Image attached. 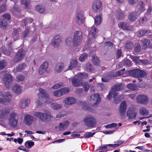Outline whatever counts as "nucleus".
I'll return each mask as SVG.
<instances>
[{
  "instance_id": "19",
  "label": "nucleus",
  "mask_w": 152,
  "mask_h": 152,
  "mask_svg": "<svg viewBox=\"0 0 152 152\" xmlns=\"http://www.w3.org/2000/svg\"><path fill=\"white\" fill-rule=\"evenodd\" d=\"M48 66V64L47 62H44L39 67V74L42 75L47 70Z\"/></svg>"
},
{
  "instance_id": "30",
  "label": "nucleus",
  "mask_w": 152,
  "mask_h": 152,
  "mask_svg": "<svg viewBox=\"0 0 152 152\" xmlns=\"http://www.w3.org/2000/svg\"><path fill=\"white\" fill-rule=\"evenodd\" d=\"M21 3L26 9H28L31 3L30 0H20Z\"/></svg>"
},
{
  "instance_id": "6",
  "label": "nucleus",
  "mask_w": 152,
  "mask_h": 152,
  "mask_svg": "<svg viewBox=\"0 0 152 152\" xmlns=\"http://www.w3.org/2000/svg\"><path fill=\"white\" fill-rule=\"evenodd\" d=\"M129 73L132 76L137 78H145L147 75L145 72L139 69L131 70Z\"/></svg>"
},
{
  "instance_id": "37",
  "label": "nucleus",
  "mask_w": 152,
  "mask_h": 152,
  "mask_svg": "<svg viewBox=\"0 0 152 152\" xmlns=\"http://www.w3.org/2000/svg\"><path fill=\"white\" fill-rule=\"evenodd\" d=\"M102 18L101 16L98 15L95 17L94 19V23L96 25H99L102 21Z\"/></svg>"
},
{
  "instance_id": "53",
  "label": "nucleus",
  "mask_w": 152,
  "mask_h": 152,
  "mask_svg": "<svg viewBox=\"0 0 152 152\" xmlns=\"http://www.w3.org/2000/svg\"><path fill=\"white\" fill-rule=\"evenodd\" d=\"M33 21V19L31 18L24 19L22 20V21L24 22L25 25H26L28 23H30Z\"/></svg>"
},
{
  "instance_id": "61",
  "label": "nucleus",
  "mask_w": 152,
  "mask_h": 152,
  "mask_svg": "<svg viewBox=\"0 0 152 152\" xmlns=\"http://www.w3.org/2000/svg\"><path fill=\"white\" fill-rule=\"evenodd\" d=\"M117 126V124L115 123H112L106 125L105 127L106 128H111L113 127H115Z\"/></svg>"
},
{
  "instance_id": "11",
  "label": "nucleus",
  "mask_w": 152,
  "mask_h": 152,
  "mask_svg": "<svg viewBox=\"0 0 152 152\" xmlns=\"http://www.w3.org/2000/svg\"><path fill=\"white\" fill-rule=\"evenodd\" d=\"M101 7V3L100 1L98 0L95 1L93 3L92 9L93 11L96 12H99Z\"/></svg>"
},
{
  "instance_id": "60",
  "label": "nucleus",
  "mask_w": 152,
  "mask_h": 152,
  "mask_svg": "<svg viewBox=\"0 0 152 152\" xmlns=\"http://www.w3.org/2000/svg\"><path fill=\"white\" fill-rule=\"evenodd\" d=\"M5 49L6 48L5 47H3L1 49V50L5 54H6L7 55H10L11 53L10 51L7 50L5 51Z\"/></svg>"
},
{
  "instance_id": "3",
  "label": "nucleus",
  "mask_w": 152,
  "mask_h": 152,
  "mask_svg": "<svg viewBox=\"0 0 152 152\" xmlns=\"http://www.w3.org/2000/svg\"><path fill=\"white\" fill-rule=\"evenodd\" d=\"M0 74L3 76V80L5 86L7 88H10L12 82V76L10 74L5 73L4 71L1 72Z\"/></svg>"
},
{
  "instance_id": "36",
  "label": "nucleus",
  "mask_w": 152,
  "mask_h": 152,
  "mask_svg": "<svg viewBox=\"0 0 152 152\" xmlns=\"http://www.w3.org/2000/svg\"><path fill=\"white\" fill-rule=\"evenodd\" d=\"M127 88L131 90L134 91L137 88V86L132 83L128 84L126 86Z\"/></svg>"
},
{
  "instance_id": "23",
  "label": "nucleus",
  "mask_w": 152,
  "mask_h": 152,
  "mask_svg": "<svg viewBox=\"0 0 152 152\" xmlns=\"http://www.w3.org/2000/svg\"><path fill=\"white\" fill-rule=\"evenodd\" d=\"M64 66V64L63 63H59L56 65L54 70L57 73H60L63 70Z\"/></svg>"
},
{
  "instance_id": "20",
  "label": "nucleus",
  "mask_w": 152,
  "mask_h": 152,
  "mask_svg": "<svg viewBox=\"0 0 152 152\" xmlns=\"http://www.w3.org/2000/svg\"><path fill=\"white\" fill-rule=\"evenodd\" d=\"M127 115L129 119H132L135 118L137 116V113L135 110L132 109L130 108L127 111Z\"/></svg>"
},
{
  "instance_id": "58",
  "label": "nucleus",
  "mask_w": 152,
  "mask_h": 152,
  "mask_svg": "<svg viewBox=\"0 0 152 152\" xmlns=\"http://www.w3.org/2000/svg\"><path fill=\"white\" fill-rule=\"evenodd\" d=\"M10 102V99H4L2 98H0V103L3 104L7 103Z\"/></svg>"
},
{
  "instance_id": "9",
  "label": "nucleus",
  "mask_w": 152,
  "mask_h": 152,
  "mask_svg": "<svg viewBox=\"0 0 152 152\" xmlns=\"http://www.w3.org/2000/svg\"><path fill=\"white\" fill-rule=\"evenodd\" d=\"M90 101L92 106L98 104L101 101L99 95L96 94L91 96Z\"/></svg>"
},
{
  "instance_id": "27",
  "label": "nucleus",
  "mask_w": 152,
  "mask_h": 152,
  "mask_svg": "<svg viewBox=\"0 0 152 152\" xmlns=\"http://www.w3.org/2000/svg\"><path fill=\"white\" fill-rule=\"evenodd\" d=\"M78 65L77 60L75 59L72 60L68 66L67 70H72V69L76 67Z\"/></svg>"
},
{
  "instance_id": "46",
  "label": "nucleus",
  "mask_w": 152,
  "mask_h": 152,
  "mask_svg": "<svg viewBox=\"0 0 152 152\" xmlns=\"http://www.w3.org/2000/svg\"><path fill=\"white\" fill-rule=\"evenodd\" d=\"M25 79V77L21 75H18L16 77V81L18 82L23 81Z\"/></svg>"
},
{
  "instance_id": "34",
  "label": "nucleus",
  "mask_w": 152,
  "mask_h": 152,
  "mask_svg": "<svg viewBox=\"0 0 152 152\" xmlns=\"http://www.w3.org/2000/svg\"><path fill=\"white\" fill-rule=\"evenodd\" d=\"M0 96H1L8 97L7 99H10V101H11L10 97L12 96L11 93L9 92H0Z\"/></svg>"
},
{
  "instance_id": "12",
  "label": "nucleus",
  "mask_w": 152,
  "mask_h": 152,
  "mask_svg": "<svg viewBox=\"0 0 152 152\" xmlns=\"http://www.w3.org/2000/svg\"><path fill=\"white\" fill-rule=\"evenodd\" d=\"M24 52L22 50H19L13 58V61L14 62L16 63L22 60L24 57Z\"/></svg>"
},
{
  "instance_id": "5",
  "label": "nucleus",
  "mask_w": 152,
  "mask_h": 152,
  "mask_svg": "<svg viewBox=\"0 0 152 152\" xmlns=\"http://www.w3.org/2000/svg\"><path fill=\"white\" fill-rule=\"evenodd\" d=\"M39 93L42 94V97L39 98V101L41 103H46L49 104L53 100L49 98V94L46 93L45 90L42 88L39 89Z\"/></svg>"
},
{
  "instance_id": "38",
  "label": "nucleus",
  "mask_w": 152,
  "mask_h": 152,
  "mask_svg": "<svg viewBox=\"0 0 152 152\" xmlns=\"http://www.w3.org/2000/svg\"><path fill=\"white\" fill-rule=\"evenodd\" d=\"M144 5L143 2L142 1H140L137 6V8L140 11H144L145 9Z\"/></svg>"
},
{
  "instance_id": "29",
  "label": "nucleus",
  "mask_w": 152,
  "mask_h": 152,
  "mask_svg": "<svg viewBox=\"0 0 152 152\" xmlns=\"http://www.w3.org/2000/svg\"><path fill=\"white\" fill-rule=\"evenodd\" d=\"M89 29V34L91 35L93 38H95V34L97 30L96 28L94 26H92Z\"/></svg>"
},
{
  "instance_id": "49",
  "label": "nucleus",
  "mask_w": 152,
  "mask_h": 152,
  "mask_svg": "<svg viewBox=\"0 0 152 152\" xmlns=\"http://www.w3.org/2000/svg\"><path fill=\"white\" fill-rule=\"evenodd\" d=\"M150 31L148 30H142L140 31V36H143L145 34L150 33Z\"/></svg>"
},
{
  "instance_id": "40",
  "label": "nucleus",
  "mask_w": 152,
  "mask_h": 152,
  "mask_svg": "<svg viewBox=\"0 0 152 152\" xmlns=\"http://www.w3.org/2000/svg\"><path fill=\"white\" fill-rule=\"evenodd\" d=\"M85 67L86 70L89 72L92 71L94 69L91 64L89 63L86 64Z\"/></svg>"
},
{
  "instance_id": "52",
  "label": "nucleus",
  "mask_w": 152,
  "mask_h": 152,
  "mask_svg": "<svg viewBox=\"0 0 152 152\" xmlns=\"http://www.w3.org/2000/svg\"><path fill=\"white\" fill-rule=\"evenodd\" d=\"M118 26L119 27L124 30H126L127 28V24L124 22L121 23L119 24H118Z\"/></svg>"
},
{
  "instance_id": "45",
  "label": "nucleus",
  "mask_w": 152,
  "mask_h": 152,
  "mask_svg": "<svg viewBox=\"0 0 152 152\" xmlns=\"http://www.w3.org/2000/svg\"><path fill=\"white\" fill-rule=\"evenodd\" d=\"M72 39L71 37H68L66 39V45L68 46H70L72 43Z\"/></svg>"
},
{
  "instance_id": "28",
  "label": "nucleus",
  "mask_w": 152,
  "mask_h": 152,
  "mask_svg": "<svg viewBox=\"0 0 152 152\" xmlns=\"http://www.w3.org/2000/svg\"><path fill=\"white\" fill-rule=\"evenodd\" d=\"M142 46V49H145L150 44V41L147 39H144L141 41Z\"/></svg>"
},
{
  "instance_id": "21",
  "label": "nucleus",
  "mask_w": 152,
  "mask_h": 152,
  "mask_svg": "<svg viewBox=\"0 0 152 152\" xmlns=\"http://www.w3.org/2000/svg\"><path fill=\"white\" fill-rule=\"evenodd\" d=\"M141 12H134L131 13L129 15V18L130 20L134 21H135L140 15Z\"/></svg>"
},
{
  "instance_id": "22",
  "label": "nucleus",
  "mask_w": 152,
  "mask_h": 152,
  "mask_svg": "<svg viewBox=\"0 0 152 152\" xmlns=\"http://www.w3.org/2000/svg\"><path fill=\"white\" fill-rule=\"evenodd\" d=\"M69 124V122L67 120L63 122L60 123L58 127L59 130L60 131L64 130L67 128Z\"/></svg>"
},
{
  "instance_id": "64",
  "label": "nucleus",
  "mask_w": 152,
  "mask_h": 152,
  "mask_svg": "<svg viewBox=\"0 0 152 152\" xmlns=\"http://www.w3.org/2000/svg\"><path fill=\"white\" fill-rule=\"evenodd\" d=\"M2 17L4 19L9 20L10 18V15L9 14H6L3 15Z\"/></svg>"
},
{
  "instance_id": "14",
  "label": "nucleus",
  "mask_w": 152,
  "mask_h": 152,
  "mask_svg": "<svg viewBox=\"0 0 152 152\" xmlns=\"http://www.w3.org/2000/svg\"><path fill=\"white\" fill-rule=\"evenodd\" d=\"M76 102L75 99L72 97H69L66 98L64 100L63 103L64 104V106L66 105H72L76 103Z\"/></svg>"
},
{
  "instance_id": "55",
  "label": "nucleus",
  "mask_w": 152,
  "mask_h": 152,
  "mask_svg": "<svg viewBox=\"0 0 152 152\" xmlns=\"http://www.w3.org/2000/svg\"><path fill=\"white\" fill-rule=\"evenodd\" d=\"M134 50L137 52H140L141 50L140 45L139 44H137L134 46Z\"/></svg>"
},
{
  "instance_id": "4",
  "label": "nucleus",
  "mask_w": 152,
  "mask_h": 152,
  "mask_svg": "<svg viewBox=\"0 0 152 152\" xmlns=\"http://www.w3.org/2000/svg\"><path fill=\"white\" fill-rule=\"evenodd\" d=\"M33 115L34 116L37 117L44 122L49 121L51 117L50 114L48 111H46L43 113L40 112H36L34 113Z\"/></svg>"
},
{
  "instance_id": "26",
  "label": "nucleus",
  "mask_w": 152,
  "mask_h": 152,
  "mask_svg": "<svg viewBox=\"0 0 152 152\" xmlns=\"http://www.w3.org/2000/svg\"><path fill=\"white\" fill-rule=\"evenodd\" d=\"M12 90L14 92L17 94H20L21 92V88L19 85L15 84L12 87Z\"/></svg>"
},
{
  "instance_id": "2",
  "label": "nucleus",
  "mask_w": 152,
  "mask_h": 152,
  "mask_svg": "<svg viewBox=\"0 0 152 152\" xmlns=\"http://www.w3.org/2000/svg\"><path fill=\"white\" fill-rule=\"evenodd\" d=\"M83 122L85 126L90 128L95 127L96 124V119L92 115H89L84 118Z\"/></svg>"
},
{
  "instance_id": "17",
  "label": "nucleus",
  "mask_w": 152,
  "mask_h": 152,
  "mask_svg": "<svg viewBox=\"0 0 152 152\" xmlns=\"http://www.w3.org/2000/svg\"><path fill=\"white\" fill-rule=\"evenodd\" d=\"M30 102V100L29 98L24 99L21 100L19 104L20 108H25L27 107Z\"/></svg>"
},
{
  "instance_id": "31",
  "label": "nucleus",
  "mask_w": 152,
  "mask_h": 152,
  "mask_svg": "<svg viewBox=\"0 0 152 152\" xmlns=\"http://www.w3.org/2000/svg\"><path fill=\"white\" fill-rule=\"evenodd\" d=\"M123 88V86L121 84H116L113 86L111 90L114 92L115 91L120 90Z\"/></svg>"
},
{
  "instance_id": "8",
  "label": "nucleus",
  "mask_w": 152,
  "mask_h": 152,
  "mask_svg": "<svg viewBox=\"0 0 152 152\" xmlns=\"http://www.w3.org/2000/svg\"><path fill=\"white\" fill-rule=\"evenodd\" d=\"M19 117L15 113H12L9 118V124L12 127L15 128L17 126L18 123Z\"/></svg>"
},
{
  "instance_id": "32",
  "label": "nucleus",
  "mask_w": 152,
  "mask_h": 152,
  "mask_svg": "<svg viewBox=\"0 0 152 152\" xmlns=\"http://www.w3.org/2000/svg\"><path fill=\"white\" fill-rule=\"evenodd\" d=\"M62 106L61 104H59L56 103H53L51 104V107L52 109L57 110L61 108Z\"/></svg>"
},
{
  "instance_id": "33",
  "label": "nucleus",
  "mask_w": 152,
  "mask_h": 152,
  "mask_svg": "<svg viewBox=\"0 0 152 152\" xmlns=\"http://www.w3.org/2000/svg\"><path fill=\"white\" fill-rule=\"evenodd\" d=\"M92 61L94 65L96 66L99 65V61L96 56H92Z\"/></svg>"
},
{
  "instance_id": "63",
  "label": "nucleus",
  "mask_w": 152,
  "mask_h": 152,
  "mask_svg": "<svg viewBox=\"0 0 152 152\" xmlns=\"http://www.w3.org/2000/svg\"><path fill=\"white\" fill-rule=\"evenodd\" d=\"M140 62L145 65H148L150 64V61L147 59L140 60Z\"/></svg>"
},
{
  "instance_id": "25",
  "label": "nucleus",
  "mask_w": 152,
  "mask_h": 152,
  "mask_svg": "<svg viewBox=\"0 0 152 152\" xmlns=\"http://www.w3.org/2000/svg\"><path fill=\"white\" fill-rule=\"evenodd\" d=\"M11 11L13 15L17 16L20 14V10L18 5H15L11 10Z\"/></svg>"
},
{
  "instance_id": "57",
  "label": "nucleus",
  "mask_w": 152,
  "mask_h": 152,
  "mask_svg": "<svg viewBox=\"0 0 152 152\" xmlns=\"http://www.w3.org/2000/svg\"><path fill=\"white\" fill-rule=\"evenodd\" d=\"M87 56L86 53H83L79 58V60L80 61H82L87 58Z\"/></svg>"
},
{
  "instance_id": "51",
  "label": "nucleus",
  "mask_w": 152,
  "mask_h": 152,
  "mask_svg": "<svg viewBox=\"0 0 152 152\" xmlns=\"http://www.w3.org/2000/svg\"><path fill=\"white\" fill-rule=\"evenodd\" d=\"M26 66L25 64H20L18 66L16 69V71L17 72H19L22 70L24 69Z\"/></svg>"
},
{
  "instance_id": "13",
  "label": "nucleus",
  "mask_w": 152,
  "mask_h": 152,
  "mask_svg": "<svg viewBox=\"0 0 152 152\" xmlns=\"http://www.w3.org/2000/svg\"><path fill=\"white\" fill-rule=\"evenodd\" d=\"M62 38L58 35H56L54 36V39L51 41V44L54 47H57L59 44L61 42Z\"/></svg>"
},
{
  "instance_id": "35",
  "label": "nucleus",
  "mask_w": 152,
  "mask_h": 152,
  "mask_svg": "<svg viewBox=\"0 0 152 152\" xmlns=\"http://www.w3.org/2000/svg\"><path fill=\"white\" fill-rule=\"evenodd\" d=\"M140 112L141 114L143 115H148L149 112L144 107H142L140 109Z\"/></svg>"
},
{
  "instance_id": "62",
  "label": "nucleus",
  "mask_w": 152,
  "mask_h": 152,
  "mask_svg": "<svg viewBox=\"0 0 152 152\" xmlns=\"http://www.w3.org/2000/svg\"><path fill=\"white\" fill-rule=\"evenodd\" d=\"M6 66V63L4 61H1L0 62V69H3Z\"/></svg>"
},
{
  "instance_id": "59",
  "label": "nucleus",
  "mask_w": 152,
  "mask_h": 152,
  "mask_svg": "<svg viewBox=\"0 0 152 152\" xmlns=\"http://www.w3.org/2000/svg\"><path fill=\"white\" fill-rule=\"evenodd\" d=\"M95 133H91V132H87L84 135L85 138H89L92 137Z\"/></svg>"
},
{
  "instance_id": "39",
  "label": "nucleus",
  "mask_w": 152,
  "mask_h": 152,
  "mask_svg": "<svg viewBox=\"0 0 152 152\" xmlns=\"http://www.w3.org/2000/svg\"><path fill=\"white\" fill-rule=\"evenodd\" d=\"M34 145V142L31 140L27 141L25 143V146L28 148H30Z\"/></svg>"
},
{
  "instance_id": "24",
  "label": "nucleus",
  "mask_w": 152,
  "mask_h": 152,
  "mask_svg": "<svg viewBox=\"0 0 152 152\" xmlns=\"http://www.w3.org/2000/svg\"><path fill=\"white\" fill-rule=\"evenodd\" d=\"M10 112V109L8 108L2 110L0 113V118H5L9 113Z\"/></svg>"
},
{
  "instance_id": "15",
  "label": "nucleus",
  "mask_w": 152,
  "mask_h": 152,
  "mask_svg": "<svg viewBox=\"0 0 152 152\" xmlns=\"http://www.w3.org/2000/svg\"><path fill=\"white\" fill-rule=\"evenodd\" d=\"M126 109V102L125 101L122 102L119 105V112L121 115H123L125 114Z\"/></svg>"
},
{
  "instance_id": "54",
  "label": "nucleus",
  "mask_w": 152,
  "mask_h": 152,
  "mask_svg": "<svg viewBox=\"0 0 152 152\" xmlns=\"http://www.w3.org/2000/svg\"><path fill=\"white\" fill-rule=\"evenodd\" d=\"M53 94L55 96L57 97H59L62 96L60 89L54 91Z\"/></svg>"
},
{
  "instance_id": "1",
  "label": "nucleus",
  "mask_w": 152,
  "mask_h": 152,
  "mask_svg": "<svg viewBox=\"0 0 152 152\" xmlns=\"http://www.w3.org/2000/svg\"><path fill=\"white\" fill-rule=\"evenodd\" d=\"M87 77L88 75L85 73H80L75 76L72 79L69 78V81L72 80V84L74 86L78 87L82 85V79Z\"/></svg>"
},
{
  "instance_id": "56",
  "label": "nucleus",
  "mask_w": 152,
  "mask_h": 152,
  "mask_svg": "<svg viewBox=\"0 0 152 152\" xmlns=\"http://www.w3.org/2000/svg\"><path fill=\"white\" fill-rule=\"evenodd\" d=\"M29 32L28 29H26L22 33V36L23 37H25L29 35Z\"/></svg>"
},
{
  "instance_id": "50",
  "label": "nucleus",
  "mask_w": 152,
  "mask_h": 152,
  "mask_svg": "<svg viewBox=\"0 0 152 152\" xmlns=\"http://www.w3.org/2000/svg\"><path fill=\"white\" fill-rule=\"evenodd\" d=\"M124 98V95H121L117 99H114V102L115 104H117L120 102Z\"/></svg>"
},
{
  "instance_id": "43",
  "label": "nucleus",
  "mask_w": 152,
  "mask_h": 152,
  "mask_svg": "<svg viewBox=\"0 0 152 152\" xmlns=\"http://www.w3.org/2000/svg\"><path fill=\"white\" fill-rule=\"evenodd\" d=\"M124 15L122 12L118 11L116 15V18L118 20L122 19L124 17Z\"/></svg>"
},
{
  "instance_id": "44",
  "label": "nucleus",
  "mask_w": 152,
  "mask_h": 152,
  "mask_svg": "<svg viewBox=\"0 0 152 152\" xmlns=\"http://www.w3.org/2000/svg\"><path fill=\"white\" fill-rule=\"evenodd\" d=\"M126 48L129 49H132L134 46L133 43L130 41H127L125 44Z\"/></svg>"
},
{
  "instance_id": "16",
  "label": "nucleus",
  "mask_w": 152,
  "mask_h": 152,
  "mask_svg": "<svg viewBox=\"0 0 152 152\" xmlns=\"http://www.w3.org/2000/svg\"><path fill=\"white\" fill-rule=\"evenodd\" d=\"M84 19L83 15V13L82 11H79L77 12L76 17V23L79 25L81 24Z\"/></svg>"
},
{
  "instance_id": "18",
  "label": "nucleus",
  "mask_w": 152,
  "mask_h": 152,
  "mask_svg": "<svg viewBox=\"0 0 152 152\" xmlns=\"http://www.w3.org/2000/svg\"><path fill=\"white\" fill-rule=\"evenodd\" d=\"M137 100L139 103L144 104H147L148 102L147 97L145 95H139L137 96Z\"/></svg>"
},
{
  "instance_id": "10",
  "label": "nucleus",
  "mask_w": 152,
  "mask_h": 152,
  "mask_svg": "<svg viewBox=\"0 0 152 152\" xmlns=\"http://www.w3.org/2000/svg\"><path fill=\"white\" fill-rule=\"evenodd\" d=\"M34 117L32 115L29 114L26 115L24 117L23 121L26 125H31L34 120Z\"/></svg>"
},
{
  "instance_id": "48",
  "label": "nucleus",
  "mask_w": 152,
  "mask_h": 152,
  "mask_svg": "<svg viewBox=\"0 0 152 152\" xmlns=\"http://www.w3.org/2000/svg\"><path fill=\"white\" fill-rule=\"evenodd\" d=\"M63 84L61 82L57 83L54 85L52 87V88L55 89L60 88L63 86Z\"/></svg>"
},
{
  "instance_id": "42",
  "label": "nucleus",
  "mask_w": 152,
  "mask_h": 152,
  "mask_svg": "<svg viewBox=\"0 0 152 152\" xmlns=\"http://www.w3.org/2000/svg\"><path fill=\"white\" fill-rule=\"evenodd\" d=\"M7 25V23L5 20H0V27L3 28H5Z\"/></svg>"
},
{
  "instance_id": "41",
  "label": "nucleus",
  "mask_w": 152,
  "mask_h": 152,
  "mask_svg": "<svg viewBox=\"0 0 152 152\" xmlns=\"http://www.w3.org/2000/svg\"><path fill=\"white\" fill-rule=\"evenodd\" d=\"M35 9L36 11H38L40 13L43 12L45 10L44 7L41 6H36L35 7Z\"/></svg>"
},
{
  "instance_id": "47",
  "label": "nucleus",
  "mask_w": 152,
  "mask_h": 152,
  "mask_svg": "<svg viewBox=\"0 0 152 152\" xmlns=\"http://www.w3.org/2000/svg\"><path fill=\"white\" fill-rule=\"evenodd\" d=\"M60 90L62 95L68 93L69 91V88L66 87L61 88Z\"/></svg>"
},
{
  "instance_id": "7",
  "label": "nucleus",
  "mask_w": 152,
  "mask_h": 152,
  "mask_svg": "<svg viewBox=\"0 0 152 152\" xmlns=\"http://www.w3.org/2000/svg\"><path fill=\"white\" fill-rule=\"evenodd\" d=\"M82 38V33L80 31H76L74 33L73 38V46L76 47L79 46L81 43Z\"/></svg>"
}]
</instances>
